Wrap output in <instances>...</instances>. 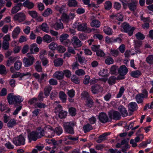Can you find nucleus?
<instances>
[{"label":"nucleus","mask_w":153,"mask_h":153,"mask_svg":"<svg viewBox=\"0 0 153 153\" xmlns=\"http://www.w3.org/2000/svg\"><path fill=\"white\" fill-rule=\"evenodd\" d=\"M93 103L94 102L92 100L89 98L87 100L85 105L86 106L89 108H91L93 105Z\"/></svg>","instance_id":"de8ad7c7"},{"label":"nucleus","mask_w":153,"mask_h":153,"mask_svg":"<svg viewBox=\"0 0 153 153\" xmlns=\"http://www.w3.org/2000/svg\"><path fill=\"white\" fill-rule=\"evenodd\" d=\"M76 124L74 122H65L64 123V128L66 132L71 134H73L74 131L73 127Z\"/></svg>","instance_id":"7ed1b4c3"},{"label":"nucleus","mask_w":153,"mask_h":153,"mask_svg":"<svg viewBox=\"0 0 153 153\" xmlns=\"http://www.w3.org/2000/svg\"><path fill=\"white\" fill-rule=\"evenodd\" d=\"M52 89V86L50 85L46 86L45 87L44 89V94L45 96L48 97L49 96Z\"/></svg>","instance_id":"c756f323"},{"label":"nucleus","mask_w":153,"mask_h":153,"mask_svg":"<svg viewBox=\"0 0 153 153\" xmlns=\"http://www.w3.org/2000/svg\"><path fill=\"white\" fill-rule=\"evenodd\" d=\"M25 141L24 137L22 135H20L13 139V142L16 146H19L24 145Z\"/></svg>","instance_id":"6e6552de"},{"label":"nucleus","mask_w":153,"mask_h":153,"mask_svg":"<svg viewBox=\"0 0 153 153\" xmlns=\"http://www.w3.org/2000/svg\"><path fill=\"white\" fill-rule=\"evenodd\" d=\"M28 13L33 18H36L38 16V13L35 11H28Z\"/></svg>","instance_id":"603ef678"},{"label":"nucleus","mask_w":153,"mask_h":153,"mask_svg":"<svg viewBox=\"0 0 153 153\" xmlns=\"http://www.w3.org/2000/svg\"><path fill=\"white\" fill-rule=\"evenodd\" d=\"M74 17V13H71L68 15L65 13H63L61 16V19L63 22L68 23L70 21L73 20Z\"/></svg>","instance_id":"0eeeda50"},{"label":"nucleus","mask_w":153,"mask_h":153,"mask_svg":"<svg viewBox=\"0 0 153 153\" xmlns=\"http://www.w3.org/2000/svg\"><path fill=\"white\" fill-rule=\"evenodd\" d=\"M67 114V112L62 110L61 112H59L58 116L61 119L64 118L66 117Z\"/></svg>","instance_id":"09e8293b"},{"label":"nucleus","mask_w":153,"mask_h":153,"mask_svg":"<svg viewBox=\"0 0 153 153\" xmlns=\"http://www.w3.org/2000/svg\"><path fill=\"white\" fill-rule=\"evenodd\" d=\"M128 70L125 65H123L120 66L118 70V72L120 76H119L117 77L118 79H124V76L125 75Z\"/></svg>","instance_id":"39448f33"},{"label":"nucleus","mask_w":153,"mask_h":153,"mask_svg":"<svg viewBox=\"0 0 153 153\" xmlns=\"http://www.w3.org/2000/svg\"><path fill=\"white\" fill-rule=\"evenodd\" d=\"M93 127L91 125L89 124H88L84 126L83 127V129L85 133L93 129Z\"/></svg>","instance_id":"58836bf2"},{"label":"nucleus","mask_w":153,"mask_h":153,"mask_svg":"<svg viewBox=\"0 0 153 153\" xmlns=\"http://www.w3.org/2000/svg\"><path fill=\"white\" fill-rule=\"evenodd\" d=\"M135 36L138 40H143L145 38L144 35L140 32L137 33L135 35Z\"/></svg>","instance_id":"680f3d73"},{"label":"nucleus","mask_w":153,"mask_h":153,"mask_svg":"<svg viewBox=\"0 0 153 153\" xmlns=\"http://www.w3.org/2000/svg\"><path fill=\"white\" fill-rule=\"evenodd\" d=\"M19 58L18 57L16 56H10V57L6 62V65L7 66H10L11 64H13L16 61L17 59H18Z\"/></svg>","instance_id":"6ab92c4d"},{"label":"nucleus","mask_w":153,"mask_h":153,"mask_svg":"<svg viewBox=\"0 0 153 153\" xmlns=\"http://www.w3.org/2000/svg\"><path fill=\"white\" fill-rule=\"evenodd\" d=\"M64 61L61 58H59L54 61V65L56 67H58L62 65Z\"/></svg>","instance_id":"393cba45"},{"label":"nucleus","mask_w":153,"mask_h":153,"mask_svg":"<svg viewBox=\"0 0 153 153\" xmlns=\"http://www.w3.org/2000/svg\"><path fill=\"white\" fill-rule=\"evenodd\" d=\"M108 115L109 118L111 119L110 120H109L110 121L112 119L115 120H118L121 118L120 113L117 111H110L108 113Z\"/></svg>","instance_id":"1a4fd4ad"},{"label":"nucleus","mask_w":153,"mask_h":153,"mask_svg":"<svg viewBox=\"0 0 153 153\" xmlns=\"http://www.w3.org/2000/svg\"><path fill=\"white\" fill-rule=\"evenodd\" d=\"M104 6L106 10H109L111 8L112 4L110 1H107L105 3Z\"/></svg>","instance_id":"4d7b16f0"},{"label":"nucleus","mask_w":153,"mask_h":153,"mask_svg":"<svg viewBox=\"0 0 153 153\" xmlns=\"http://www.w3.org/2000/svg\"><path fill=\"white\" fill-rule=\"evenodd\" d=\"M110 53L111 55L114 57H117L119 54L118 50L112 49L110 50Z\"/></svg>","instance_id":"bf43d9fd"},{"label":"nucleus","mask_w":153,"mask_h":153,"mask_svg":"<svg viewBox=\"0 0 153 153\" xmlns=\"http://www.w3.org/2000/svg\"><path fill=\"white\" fill-rule=\"evenodd\" d=\"M75 93V91L73 89L68 90L67 93L68 96L71 98H73L74 96Z\"/></svg>","instance_id":"69168bd1"},{"label":"nucleus","mask_w":153,"mask_h":153,"mask_svg":"<svg viewBox=\"0 0 153 153\" xmlns=\"http://www.w3.org/2000/svg\"><path fill=\"white\" fill-rule=\"evenodd\" d=\"M35 68L36 70L38 72H40L42 71V68L41 62L39 61L36 62L35 64Z\"/></svg>","instance_id":"e433bc0d"},{"label":"nucleus","mask_w":153,"mask_h":153,"mask_svg":"<svg viewBox=\"0 0 153 153\" xmlns=\"http://www.w3.org/2000/svg\"><path fill=\"white\" fill-rule=\"evenodd\" d=\"M130 74L131 76L133 77L137 78L141 74L140 71L136 70L131 72Z\"/></svg>","instance_id":"ea45409f"},{"label":"nucleus","mask_w":153,"mask_h":153,"mask_svg":"<svg viewBox=\"0 0 153 153\" xmlns=\"http://www.w3.org/2000/svg\"><path fill=\"white\" fill-rule=\"evenodd\" d=\"M39 57L41 60L43 65L44 66H46L48 62V59L44 57L42 55H40Z\"/></svg>","instance_id":"473e14b6"},{"label":"nucleus","mask_w":153,"mask_h":153,"mask_svg":"<svg viewBox=\"0 0 153 153\" xmlns=\"http://www.w3.org/2000/svg\"><path fill=\"white\" fill-rule=\"evenodd\" d=\"M77 3L76 0H68L67 5L69 7H75L77 6Z\"/></svg>","instance_id":"2f4dec72"},{"label":"nucleus","mask_w":153,"mask_h":153,"mask_svg":"<svg viewBox=\"0 0 153 153\" xmlns=\"http://www.w3.org/2000/svg\"><path fill=\"white\" fill-rule=\"evenodd\" d=\"M43 40L44 41L47 43H50L52 41L51 36L47 34L45 35L44 36Z\"/></svg>","instance_id":"37998d69"},{"label":"nucleus","mask_w":153,"mask_h":153,"mask_svg":"<svg viewBox=\"0 0 153 153\" xmlns=\"http://www.w3.org/2000/svg\"><path fill=\"white\" fill-rule=\"evenodd\" d=\"M52 14V10L50 8H48L45 10L42 14V15L47 17Z\"/></svg>","instance_id":"a19ab883"},{"label":"nucleus","mask_w":153,"mask_h":153,"mask_svg":"<svg viewBox=\"0 0 153 153\" xmlns=\"http://www.w3.org/2000/svg\"><path fill=\"white\" fill-rule=\"evenodd\" d=\"M78 59L80 64H82L85 63L86 60L85 57L81 56L78 53H77Z\"/></svg>","instance_id":"8fccbe9b"},{"label":"nucleus","mask_w":153,"mask_h":153,"mask_svg":"<svg viewBox=\"0 0 153 153\" xmlns=\"http://www.w3.org/2000/svg\"><path fill=\"white\" fill-rule=\"evenodd\" d=\"M20 32V29L18 27H16L12 33V37L14 39L17 38Z\"/></svg>","instance_id":"b1692460"},{"label":"nucleus","mask_w":153,"mask_h":153,"mask_svg":"<svg viewBox=\"0 0 153 153\" xmlns=\"http://www.w3.org/2000/svg\"><path fill=\"white\" fill-rule=\"evenodd\" d=\"M7 73L5 67L2 65H0V74H5Z\"/></svg>","instance_id":"0e129e2a"},{"label":"nucleus","mask_w":153,"mask_h":153,"mask_svg":"<svg viewBox=\"0 0 153 153\" xmlns=\"http://www.w3.org/2000/svg\"><path fill=\"white\" fill-rule=\"evenodd\" d=\"M40 29L44 31L48 32L49 30V27L46 23H43L41 25Z\"/></svg>","instance_id":"4c0bfd02"},{"label":"nucleus","mask_w":153,"mask_h":153,"mask_svg":"<svg viewBox=\"0 0 153 153\" xmlns=\"http://www.w3.org/2000/svg\"><path fill=\"white\" fill-rule=\"evenodd\" d=\"M21 3L19 2L17 4V5L14 7L12 9L11 13L12 14H15L19 10L21 9V7L22 6Z\"/></svg>","instance_id":"4be33fe9"},{"label":"nucleus","mask_w":153,"mask_h":153,"mask_svg":"<svg viewBox=\"0 0 153 153\" xmlns=\"http://www.w3.org/2000/svg\"><path fill=\"white\" fill-rule=\"evenodd\" d=\"M26 55L27 57H25L23 59V62L25 67H28L33 65L35 59L33 55L28 53Z\"/></svg>","instance_id":"f03ea898"},{"label":"nucleus","mask_w":153,"mask_h":153,"mask_svg":"<svg viewBox=\"0 0 153 153\" xmlns=\"http://www.w3.org/2000/svg\"><path fill=\"white\" fill-rule=\"evenodd\" d=\"M23 5L27 7L28 9L32 8L34 6V4L31 2H30L29 0H27L23 3Z\"/></svg>","instance_id":"a878e982"},{"label":"nucleus","mask_w":153,"mask_h":153,"mask_svg":"<svg viewBox=\"0 0 153 153\" xmlns=\"http://www.w3.org/2000/svg\"><path fill=\"white\" fill-rule=\"evenodd\" d=\"M75 74H76L79 76H83L85 75V72L83 70L79 69L76 71Z\"/></svg>","instance_id":"13d9d810"},{"label":"nucleus","mask_w":153,"mask_h":153,"mask_svg":"<svg viewBox=\"0 0 153 153\" xmlns=\"http://www.w3.org/2000/svg\"><path fill=\"white\" fill-rule=\"evenodd\" d=\"M142 94H137L135 98L137 102L138 103H140L143 102L144 97L142 95Z\"/></svg>","instance_id":"a18cd8bd"},{"label":"nucleus","mask_w":153,"mask_h":153,"mask_svg":"<svg viewBox=\"0 0 153 153\" xmlns=\"http://www.w3.org/2000/svg\"><path fill=\"white\" fill-rule=\"evenodd\" d=\"M71 81L74 83L78 84L80 82V80L76 75H73L71 78Z\"/></svg>","instance_id":"49530a36"},{"label":"nucleus","mask_w":153,"mask_h":153,"mask_svg":"<svg viewBox=\"0 0 153 153\" xmlns=\"http://www.w3.org/2000/svg\"><path fill=\"white\" fill-rule=\"evenodd\" d=\"M55 132H56V134L58 135H60L62 132V129L61 127H57L55 128L54 130Z\"/></svg>","instance_id":"774afa93"},{"label":"nucleus","mask_w":153,"mask_h":153,"mask_svg":"<svg viewBox=\"0 0 153 153\" xmlns=\"http://www.w3.org/2000/svg\"><path fill=\"white\" fill-rule=\"evenodd\" d=\"M100 121L103 123H105L109 121V120L106 114L104 113H100L99 116Z\"/></svg>","instance_id":"ddd939ff"},{"label":"nucleus","mask_w":153,"mask_h":153,"mask_svg":"<svg viewBox=\"0 0 153 153\" xmlns=\"http://www.w3.org/2000/svg\"><path fill=\"white\" fill-rule=\"evenodd\" d=\"M147 63L150 64H153V55H149L146 59Z\"/></svg>","instance_id":"e2e57ef3"},{"label":"nucleus","mask_w":153,"mask_h":153,"mask_svg":"<svg viewBox=\"0 0 153 153\" xmlns=\"http://www.w3.org/2000/svg\"><path fill=\"white\" fill-rule=\"evenodd\" d=\"M69 35L67 33L62 34L59 37V40L61 42L67 39Z\"/></svg>","instance_id":"c03bdc74"},{"label":"nucleus","mask_w":153,"mask_h":153,"mask_svg":"<svg viewBox=\"0 0 153 153\" xmlns=\"http://www.w3.org/2000/svg\"><path fill=\"white\" fill-rule=\"evenodd\" d=\"M118 67L116 65H112L110 69V73L112 74H115L118 70Z\"/></svg>","instance_id":"f704fd0d"},{"label":"nucleus","mask_w":153,"mask_h":153,"mask_svg":"<svg viewBox=\"0 0 153 153\" xmlns=\"http://www.w3.org/2000/svg\"><path fill=\"white\" fill-rule=\"evenodd\" d=\"M22 63L20 61L17 60L14 63V67L16 70H19L22 67Z\"/></svg>","instance_id":"72a5a7b5"},{"label":"nucleus","mask_w":153,"mask_h":153,"mask_svg":"<svg viewBox=\"0 0 153 153\" xmlns=\"http://www.w3.org/2000/svg\"><path fill=\"white\" fill-rule=\"evenodd\" d=\"M131 2L128 3V6L130 10L134 11L136 9L138 2L137 0H131Z\"/></svg>","instance_id":"dca6fc26"},{"label":"nucleus","mask_w":153,"mask_h":153,"mask_svg":"<svg viewBox=\"0 0 153 153\" xmlns=\"http://www.w3.org/2000/svg\"><path fill=\"white\" fill-rule=\"evenodd\" d=\"M116 79V77L115 76H111L108 80V82L109 85H111L115 83Z\"/></svg>","instance_id":"3c124183"},{"label":"nucleus","mask_w":153,"mask_h":153,"mask_svg":"<svg viewBox=\"0 0 153 153\" xmlns=\"http://www.w3.org/2000/svg\"><path fill=\"white\" fill-rule=\"evenodd\" d=\"M44 130H45V137L52 138L54 136L55 131L52 127L48 125L45 126L44 127Z\"/></svg>","instance_id":"423d86ee"},{"label":"nucleus","mask_w":153,"mask_h":153,"mask_svg":"<svg viewBox=\"0 0 153 153\" xmlns=\"http://www.w3.org/2000/svg\"><path fill=\"white\" fill-rule=\"evenodd\" d=\"M134 27H130L128 24L126 22H124L121 26V30L122 31L128 33L129 36H131L134 30Z\"/></svg>","instance_id":"20e7f679"},{"label":"nucleus","mask_w":153,"mask_h":153,"mask_svg":"<svg viewBox=\"0 0 153 153\" xmlns=\"http://www.w3.org/2000/svg\"><path fill=\"white\" fill-rule=\"evenodd\" d=\"M31 75V73L29 72H26L24 73H21L19 72H17L12 75V77L13 78H16L18 77L22 78L25 76H30Z\"/></svg>","instance_id":"2eb2a0df"},{"label":"nucleus","mask_w":153,"mask_h":153,"mask_svg":"<svg viewBox=\"0 0 153 153\" xmlns=\"http://www.w3.org/2000/svg\"><path fill=\"white\" fill-rule=\"evenodd\" d=\"M118 110L123 117H126L128 115L127 111L126 108L123 106H119L118 108Z\"/></svg>","instance_id":"aec40b11"},{"label":"nucleus","mask_w":153,"mask_h":153,"mask_svg":"<svg viewBox=\"0 0 153 153\" xmlns=\"http://www.w3.org/2000/svg\"><path fill=\"white\" fill-rule=\"evenodd\" d=\"M103 31L104 33L107 34L111 35L112 34L111 29L108 27H105Z\"/></svg>","instance_id":"6e6d98bb"},{"label":"nucleus","mask_w":153,"mask_h":153,"mask_svg":"<svg viewBox=\"0 0 153 153\" xmlns=\"http://www.w3.org/2000/svg\"><path fill=\"white\" fill-rule=\"evenodd\" d=\"M14 95L13 94L10 93L9 94L7 97V99L9 104L12 105L14 104Z\"/></svg>","instance_id":"5701e85b"},{"label":"nucleus","mask_w":153,"mask_h":153,"mask_svg":"<svg viewBox=\"0 0 153 153\" xmlns=\"http://www.w3.org/2000/svg\"><path fill=\"white\" fill-rule=\"evenodd\" d=\"M102 91V88L99 85H96L92 86L91 91L93 94H97Z\"/></svg>","instance_id":"f3484780"},{"label":"nucleus","mask_w":153,"mask_h":153,"mask_svg":"<svg viewBox=\"0 0 153 153\" xmlns=\"http://www.w3.org/2000/svg\"><path fill=\"white\" fill-rule=\"evenodd\" d=\"M77 29L79 31L84 32L86 33H90L97 30L93 28L91 29L88 27L87 23L85 22L79 24L77 25Z\"/></svg>","instance_id":"f257e3e1"},{"label":"nucleus","mask_w":153,"mask_h":153,"mask_svg":"<svg viewBox=\"0 0 153 153\" xmlns=\"http://www.w3.org/2000/svg\"><path fill=\"white\" fill-rule=\"evenodd\" d=\"M71 42L74 46L77 47H81L82 45L81 41L76 36H74L72 38Z\"/></svg>","instance_id":"9b49d317"},{"label":"nucleus","mask_w":153,"mask_h":153,"mask_svg":"<svg viewBox=\"0 0 153 153\" xmlns=\"http://www.w3.org/2000/svg\"><path fill=\"white\" fill-rule=\"evenodd\" d=\"M59 96L62 102H65L67 100V95L64 92L60 91L59 93Z\"/></svg>","instance_id":"c85d7f7f"},{"label":"nucleus","mask_w":153,"mask_h":153,"mask_svg":"<svg viewBox=\"0 0 153 153\" xmlns=\"http://www.w3.org/2000/svg\"><path fill=\"white\" fill-rule=\"evenodd\" d=\"M76 109L73 107H71L69 108V114L71 116H75L76 114Z\"/></svg>","instance_id":"5fc2aeb1"},{"label":"nucleus","mask_w":153,"mask_h":153,"mask_svg":"<svg viewBox=\"0 0 153 153\" xmlns=\"http://www.w3.org/2000/svg\"><path fill=\"white\" fill-rule=\"evenodd\" d=\"M129 109L131 111L136 110L137 108V105L135 102H131L130 103L128 106Z\"/></svg>","instance_id":"bb28decb"},{"label":"nucleus","mask_w":153,"mask_h":153,"mask_svg":"<svg viewBox=\"0 0 153 153\" xmlns=\"http://www.w3.org/2000/svg\"><path fill=\"white\" fill-rule=\"evenodd\" d=\"M110 134L109 133H105L100 135L99 137L96 141L98 143H101L103 141L106 139L105 137Z\"/></svg>","instance_id":"cd10ccee"},{"label":"nucleus","mask_w":153,"mask_h":153,"mask_svg":"<svg viewBox=\"0 0 153 153\" xmlns=\"http://www.w3.org/2000/svg\"><path fill=\"white\" fill-rule=\"evenodd\" d=\"M14 102L16 103H20L22 102L23 99L19 96L14 95Z\"/></svg>","instance_id":"864d4df0"},{"label":"nucleus","mask_w":153,"mask_h":153,"mask_svg":"<svg viewBox=\"0 0 153 153\" xmlns=\"http://www.w3.org/2000/svg\"><path fill=\"white\" fill-rule=\"evenodd\" d=\"M17 124L16 120L14 118L10 119L7 123V125L9 128H12Z\"/></svg>","instance_id":"412c9836"},{"label":"nucleus","mask_w":153,"mask_h":153,"mask_svg":"<svg viewBox=\"0 0 153 153\" xmlns=\"http://www.w3.org/2000/svg\"><path fill=\"white\" fill-rule=\"evenodd\" d=\"M57 94L58 93L56 91H53L50 94V98L52 100H53L56 97Z\"/></svg>","instance_id":"338daca9"},{"label":"nucleus","mask_w":153,"mask_h":153,"mask_svg":"<svg viewBox=\"0 0 153 153\" xmlns=\"http://www.w3.org/2000/svg\"><path fill=\"white\" fill-rule=\"evenodd\" d=\"M91 26L92 27H99L100 25V22L97 20H93L90 24Z\"/></svg>","instance_id":"7c9ffc66"},{"label":"nucleus","mask_w":153,"mask_h":153,"mask_svg":"<svg viewBox=\"0 0 153 153\" xmlns=\"http://www.w3.org/2000/svg\"><path fill=\"white\" fill-rule=\"evenodd\" d=\"M53 77L58 80H61L64 77L63 72L60 71H57L53 75Z\"/></svg>","instance_id":"a211bd4d"},{"label":"nucleus","mask_w":153,"mask_h":153,"mask_svg":"<svg viewBox=\"0 0 153 153\" xmlns=\"http://www.w3.org/2000/svg\"><path fill=\"white\" fill-rule=\"evenodd\" d=\"M57 45H58L56 43L53 42H52L49 45L48 47L52 51H54L57 48Z\"/></svg>","instance_id":"79ce46f5"},{"label":"nucleus","mask_w":153,"mask_h":153,"mask_svg":"<svg viewBox=\"0 0 153 153\" xmlns=\"http://www.w3.org/2000/svg\"><path fill=\"white\" fill-rule=\"evenodd\" d=\"M52 27L56 30L63 29L64 27L63 24L61 22L60 19L53 24L52 25Z\"/></svg>","instance_id":"f8f14e48"},{"label":"nucleus","mask_w":153,"mask_h":153,"mask_svg":"<svg viewBox=\"0 0 153 153\" xmlns=\"http://www.w3.org/2000/svg\"><path fill=\"white\" fill-rule=\"evenodd\" d=\"M34 106L36 108H38L41 109L45 108L47 105L45 103L40 102L35 103Z\"/></svg>","instance_id":"c9c22d12"},{"label":"nucleus","mask_w":153,"mask_h":153,"mask_svg":"<svg viewBox=\"0 0 153 153\" xmlns=\"http://www.w3.org/2000/svg\"><path fill=\"white\" fill-rule=\"evenodd\" d=\"M15 21H18L19 22L24 21L25 19V16L23 13H19L16 14L13 17Z\"/></svg>","instance_id":"9d476101"},{"label":"nucleus","mask_w":153,"mask_h":153,"mask_svg":"<svg viewBox=\"0 0 153 153\" xmlns=\"http://www.w3.org/2000/svg\"><path fill=\"white\" fill-rule=\"evenodd\" d=\"M125 91V88L124 87L122 86L120 88L119 93L117 95V97L119 98L121 97Z\"/></svg>","instance_id":"052dcab7"},{"label":"nucleus","mask_w":153,"mask_h":153,"mask_svg":"<svg viewBox=\"0 0 153 153\" xmlns=\"http://www.w3.org/2000/svg\"><path fill=\"white\" fill-rule=\"evenodd\" d=\"M28 137L30 140H33L36 141L39 138L37 131H33L30 133L28 135Z\"/></svg>","instance_id":"4468645a"}]
</instances>
